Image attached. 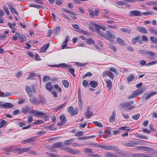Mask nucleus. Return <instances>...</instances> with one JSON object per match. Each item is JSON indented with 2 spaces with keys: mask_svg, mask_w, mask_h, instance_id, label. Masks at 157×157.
<instances>
[{
  "mask_svg": "<svg viewBox=\"0 0 157 157\" xmlns=\"http://www.w3.org/2000/svg\"><path fill=\"white\" fill-rule=\"evenodd\" d=\"M107 84V87L108 88L109 90H110L112 87V83L110 79H107L106 81Z\"/></svg>",
  "mask_w": 157,
  "mask_h": 157,
  "instance_id": "nucleus-19",
  "label": "nucleus"
},
{
  "mask_svg": "<svg viewBox=\"0 0 157 157\" xmlns=\"http://www.w3.org/2000/svg\"><path fill=\"white\" fill-rule=\"evenodd\" d=\"M89 156V157H102L101 155L99 154H94L93 155V153L90 155H88Z\"/></svg>",
  "mask_w": 157,
  "mask_h": 157,
  "instance_id": "nucleus-48",
  "label": "nucleus"
},
{
  "mask_svg": "<svg viewBox=\"0 0 157 157\" xmlns=\"http://www.w3.org/2000/svg\"><path fill=\"white\" fill-rule=\"evenodd\" d=\"M78 105L80 109H82V98H78Z\"/></svg>",
  "mask_w": 157,
  "mask_h": 157,
  "instance_id": "nucleus-35",
  "label": "nucleus"
},
{
  "mask_svg": "<svg viewBox=\"0 0 157 157\" xmlns=\"http://www.w3.org/2000/svg\"><path fill=\"white\" fill-rule=\"evenodd\" d=\"M15 35H17L18 38L21 40H25L26 39V36L25 35L22 34L20 35L19 33H16Z\"/></svg>",
  "mask_w": 157,
  "mask_h": 157,
  "instance_id": "nucleus-26",
  "label": "nucleus"
},
{
  "mask_svg": "<svg viewBox=\"0 0 157 157\" xmlns=\"http://www.w3.org/2000/svg\"><path fill=\"white\" fill-rule=\"evenodd\" d=\"M75 63L76 64V65L80 67H84L86 64V63H84L76 62Z\"/></svg>",
  "mask_w": 157,
  "mask_h": 157,
  "instance_id": "nucleus-55",
  "label": "nucleus"
},
{
  "mask_svg": "<svg viewBox=\"0 0 157 157\" xmlns=\"http://www.w3.org/2000/svg\"><path fill=\"white\" fill-rule=\"evenodd\" d=\"M99 148L103 149L105 150H116V147L111 145H100Z\"/></svg>",
  "mask_w": 157,
  "mask_h": 157,
  "instance_id": "nucleus-2",
  "label": "nucleus"
},
{
  "mask_svg": "<svg viewBox=\"0 0 157 157\" xmlns=\"http://www.w3.org/2000/svg\"><path fill=\"white\" fill-rule=\"evenodd\" d=\"M105 155L107 157H118L117 155L109 152L106 153Z\"/></svg>",
  "mask_w": 157,
  "mask_h": 157,
  "instance_id": "nucleus-30",
  "label": "nucleus"
},
{
  "mask_svg": "<svg viewBox=\"0 0 157 157\" xmlns=\"http://www.w3.org/2000/svg\"><path fill=\"white\" fill-rule=\"evenodd\" d=\"M133 103V101H127L124 103L121 104L120 105L122 107H123L124 108H127L129 107V106L132 105Z\"/></svg>",
  "mask_w": 157,
  "mask_h": 157,
  "instance_id": "nucleus-6",
  "label": "nucleus"
},
{
  "mask_svg": "<svg viewBox=\"0 0 157 157\" xmlns=\"http://www.w3.org/2000/svg\"><path fill=\"white\" fill-rule=\"evenodd\" d=\"M25 90L28 94L29 95V97H32L33 95V94L32 90L30 87L29 86H27L25 87Z\"/></svg>",
  "mask_w": 157,
  "mask_h": 157,
  "instance_id": "nucleus-12",
  "label": "nucleus"
},
{
  "mask_svg": "<svg viewBox=\"0 0 157 157\" xmlns=\"http://www.w3.org/2000/svg\"><path fill=\"white\" fill-rule=\"evenodd\" d=\"M144 90V89L142 88L140 90H137L134 91L133 92H134V94L136 97L137 95L142 94L143 93V91Z\"/></svg>",
  "mask_w": 157,
  "mask_h": 157,
  "instance_id": "nucleus-16",
  "label": "nucleus"
},
{
  "mask_svg": "<svg viewBox=\"0 0 157 157\" xmlns=\"http://www.w3.org/2000/svg\"><path fill=\"white\" fill-rule=\"evenodd\" d=\"M108 73L109 75H108L110 77L111 79H113L114 77V76L113 74L110 71H108Z\"/></svg>",
  "mask_w": 157,
  "mask_h": 157,
  "instance_id": "nucleus-61",
  "label": "nucleus"
},
{
  "mask_svg": "<svg viewBox=\"0 0 157 157\" xmlns=\"http://www.w3.org/2000/svg\"><path fill=\"white\" fill-rule=\"evenodd\" d=\"M150 39L155 44L157 43V39L155 37L153 36H151L150 37Z\"/></svg>",
  "mask_w": 157,
  "mask_h": 157,
  "instance_id": "nucleus-51",
  "label": "nucleus"
},
{
  "mask_svg": "<svg viewBox=\"0 0 157 157\" xmlns=\"http://www.w3.org/2000/svg\"><path fill=\"white\" fill-rule=\"evenodd\" d=\"M147 4L148 5H157V1H152L147 2Z\"/></svg>",
  "mask_w": 157,
  "mask_h": 157,
  "instance_id": "nucleus-59",
  "label": "nucleus"
},
{
  "mask_svg": "<svg viewBox=\"0 0 157 157\" xmlns=\"http://www.w3.org/2000/svg\"><path fill=\"white\" fill-rule=\"evenodd\" d=\"M68 71L73 77H75V75L74 73L75 71L73 68H71L68 69Z\"/></svg>",
  "mask_w": 157,
  "mask_h": 157,
  "instance_id": "nucleus-45",
  "label": "nucleus"
},
{
  "mask_svg": "<svg viewBox=\"0 0 157 157\" xmlns=\"http://www.w3.org/2000/svg\"><path fill=\"white\" fill-rule=\"evenodd\" d=\"M44 121L42 120H37L33 124H39L44 123Z\"/></svg>",
  "mask_w": 157,
  "mask_h": 157,
  "instance_id": "nucleus-53",
  "label": "nucleus"
},
{
  "mask_svg": "<svg viewBox=\"0 0 157 157\" xmlns=\"http://www.w3.org/2000/svg\"><path fill=\"white\" fill-rule=\"evenodd\" d=\"M84 151L86 153H91L92 151V149L90 148H85L84 149Z\"/></svg>",
  "mask_w": 157,
  "mask_h": 157,
  "instance_id": "nucleus-57",
  "label": "nucleus"
},
{
  "mask_svg": "<svg viewBox=\"0 0 157 157\" xmlns=\"http://www.w3.org/2000/svg\"><path fill=\"white\" fill-rule=\"evenodd\" d=\"M74 140V139H71L65 140L64 141V144L66 146H69L72 143Z\"/></svg>",
  "mask_w": 157,
  "mask_h": 157,
  "instance_id": "nucleus-31",
  "label": "nucleus"
},
{
  "mask_svg": "<svg viewBox=\"0 0 157 157\" xmlns=\"http://www.w3.org/2000/svg\"><path fill=\"white\" fill-rule=\"evenodd\" d=\"M116 41L117 43L121 45H123L125 43V41L120 37L117 38Z\"/></svg>",
  "mask_w": 157,
  "mask_h": 157,
  "instance_id": "nucleus-27",
  "label": "nucleus"
},
{
  "mask_svg": "<svg viewBox=\"0 0 157 157\" xmlns=\"http://www.w3.org/2000/svg\"><path fill=\"white\" fill-rule=\"evenodd\" d=\"M29 6L30 7H35L38 9H44V7L42 6H39L38 5L30 4H29Z\"/></svg>",
  "mask_w": 157,
  "mask_h": 157,
  "instance_id": "nucleus-25",
  "label": "nucleus"
},
{
  "mask_svg": "<svg viewBox=\"0 0 157 157\" xmlns=\"http://www.w3.org/2000/svg\"><path fill=\"white\" fill-rule=\"evenodd\" d=\"M135 29L137 31L146 34L147 33V30L144 26H138L136 27Z\"/></svg>",
  "mask_w": 157,
  "mask_h": 157,
  "instance_id": "nucleus-5",
  "label": "nucleus"
},
{
  "mask_svg": "<svg viewBox=\"0 0 157 157\" xmlns=\"http://www.w3.org/2000/svg\"><path fill=\"white\" fill-rule=\"evenodd\" d=\"M3 9L5 11L6 14L8 15H9L10 14V12L8 10V8L7 7H6L5 6H4L3 7Z\"/></svg>",
  "mask_w": 157,
  "mask_h": 157,
  "instance_id": "nucleus-63",
  "label": "nucleus"
},
{
  "mask_svg": "<svg viewBox=\"0 0 157 157\" xmlns=\"http://www.w3.org/2000/svg\"><path fill=\"white\" fill-rule=\"evenodd\" d=\"M88 11L89 12L90 15L92 17H93L94 16V14L92 10L90 9H88Z\"/></svg>",
  "mask_w": 157,
  "mask_h": 157,
  "instance_id": "nucleus-64",
  "label": "nucleus"
},
{
  "mask_svg": "<svg viewBox=\"0 0 157 157\" xmlns=\"http://www.w3.org/2000/svg\"><path fill=\"white\" fill-rule=\"evenodd\" d=\"M38 103H41L42 104H46V98L43 95H39V101Z\"/></svg>",
  "mask_w": 157,
  "mask_h": 157,
  "instance_id": "nucleus-7",
  "label": "nucleus"
},
{
  "mask_svg": "<svg viewBox=\"0 0 157 157\" xmlns=\"http://www.w3.org/2000/svg\"><path fill=\"white\" fill-rule=\"evenodd\" d=\"M154 14V12L150 11L141 13V15L147 16L148 15H153Z\"/></svg>",
  "mask_w": 157,
  "mask_h": 157,
  "instance_id": "nucleus-32",
  "label": "nucleus"
},
{
  "mask_svg": "<svg viewBox=\"0 0 157 157\" xmlns=\"http://www.w3.org/2000/svg\"><path fill=\"white\" fill-rule=\"evenodd\" d=\"M50 76H46L44 77L43 79V81L44 82H45L49 80L50 79Z\"/></svg>",
  "mask_w": 157,
  "mask_h": 157,
  "instance_id": "nucleus-58",
  "label": "nucleus"
},
{
  "mask_svg": "<svg viewBox=\"0 0 157 157\" xmlns=\"http://www.w3.org/2000/svg\"><path fill=\"white\" fill-rule=\"evenodd\" d=\"M133 144L135 145H145L146 143L143 141L141 140H134L133 142Z\"/></svg>",
  "mask_w": 157,
  "mask_h": 157,
  "instance_id": "nucleus-13",
  "label": "nucleus"
},
{
  "mask_svg": "<svg viewBox=\"0 0 157 157\" xmlns=\"http://www.w3.org/2000/svg\"><path fill=\"white\" fill-rule=\"evenodd\" d=\"M108 46L114 52H116L117 49L114 45L112 44H109Z\"/></svg>",
  "mask_w": 157,
  "mask_h": 157,
  "instance_id": "nucleus-46",
  "label": "nucleus"
},
{
  "mask_svg": "<svg viewBox=\"0 0 157 157\" xmlns=\"http://www.w3.org/2000/svg\"><path fill=\"white\" fill-rule=\"evenodd\" d=\"M30 107L27 106H25L22 109L21 111L24 114L28 112L30 110Z\"/></svg>",
  "mask_w": 157,
  "mask_h": 157,
  "instance_id": "nucleus-23",
  "label": "nucleus"
},
{
  "mask_svg": "<svg viewBox=\"0 0 157 157\" xmlns=\"http://www.w3.org/2000/svg\"><path fill=\"white\" fill-rule=\"evenodd\" d=\"M91 24L95 26L97 33L98 31H101L100 30V25H99L94 22H92Z\"/></svg>",
  "mask_w": 157,
  "mask_h": 157,
  "instance_id": "nucleus-37",
  "label": "nucleus"
},
{
  "mask_svg": "<svg viewBox=\"0 0 157 157\" xmlns=\"http://www.w3.org/2000/svg\"><path fill=\"white\" fill-rule=\"evenodd\" d=\"M157 93L156 92H151L148 93L146 95L145 94L144 95V97H145V100H146L147 99L149 98L152 95L155 94Z\"/></svg>",
  "mask_w": 157,
  "mask_h": 157,
  "instance_id": "nucleus-18",
  "label": "nucleus"
},
{
  "mask_svg": "<svg viewBox=\"0 0 157 157\" xmlns=\"http://www.w3.org/2000/svg\"><path fill=\"white\" fill-rule=\"evenodd\" d=\"M93 123L96 124V126L98 127H103V125L101 123L98 121H94Z\"/></svg>",
  "mask_w": 157,
  "mask_h": 157,
  "instance_id": "nucleus-60",
  "label": "nucleus"
},
{
  "mask_svg": "<svg viewBox=\"0 0 157 157\" xmlns=\"http://www.w3.org/2000/svg\"><path fill=\"white\" fill-rule=\"evenodd\" d=\"M116 115V112L115 111H113L112 112V114L109 118V121L110 122H112L115 118Z\"/></svg>",
  "mask_w": 157,
  "mask_h": 157,
  "instance_id": "nucleus-33",
  "label": "nucleus"
},
{
  "mask_svg": "<svg viewBox=\"0 0 157 157\" xmlns=\"http://www.w3.org/2000/svg\"><path fill=\"white\" fill-rule=\"evenodd\" d=\"M4 108H11L13 107V105L11 103L6 102L4 103Z\"/></svg>",
  "mask_w": 157,
  "mask_h": 157,
  "instance_id": "nucleus-20",
  "label": "nucleus"
},
{
  "mask_svg": "<svg viewBox=\"0 0 157 157\" xmlns=\"http://www.w3.org/2000/svg\"><path fill=\"white\" fill-rule=\"evenodd\" d=\"M12 14L15 13L17 15H18V13L16 11L15 8H13V5L10 3H9L7 4Z\"/></svg>",
  "mask_w": 157,
  "mask_h": 157,
  "instance_id": "nucleus-8",
  "label": "nucleus"
},
{
  "mask_svg": "<svg viewBox=\"0 0 157 157\" xmlns=\"http://www.w3.org/2000/svg\"><path fill=\"white\" fill-rule=\"evenodd\" d=\"M55 148H58L63 146L62 142H56L53 144Z\"/></svg>",
  "mask_w": 157,
  "mask_h": 157,
  "instance_id": "nucleus-36",
  "label": "nucleus"
},
{
  "mask_svg": "<svg viewBox=\"0 0 157 157\" xmlns=\"http://www.w3.org/2000/svg\"><path fill=\"white\" fill-rule=\"evenodd\" d=\"M49 66L52 67H63L65 68L67 67H68V66L65 63H62L60 64H59V65H49Z\"/></svg>",
  "mask_w": 157,
  "mask_h": 157,
  "instance_id": "nucleus-38",
  "label": "nucleus"
},
{
  "mask_svg": "<svg viewBox=\"0 0 157 157\" xmlns=\"http://www.w3.org/2000/svg\"><path fill=\"white\" fill-rule=\"evenodd\" d=\"M64 150L74 155H79L81 154V151L79 150L74 149L69 147H65L64 148Z\"/></svg>",
  "mask_w": 157,
  "mask_h": 157,
  "instance_id": "nucleus-1",
  "label": "nucleus"
},
{
  "mask_svg": "<svg viewBox=\"0 0 157 157\" xmlns=\"http://www.w3.org/2000/svg\"><path fill=\"white\" fill-rule=\"evenodd\" d=\"M29 113H31L33 114V115L35 116H36L37 115L39 116H42L45 114L44 113L42 112H38L34 110L31 111Z\"/></svg>",
  "mask_w": 157,
  "mask_h": 157,
  "instance_id": "nucleus-9",
  "label": "nucleus"
},
{
  "mask_svg": "<svg viewBox=\"0 0 157 157\" xmlns=\"http://www.w3.org/2000/svg\"><path fill=\"white\" fill-rule=\"evenodd\" d=\"M28 77L27 78V79H33L35 76V74L33 73H30V74L28 75Z\"/></svg>",
  "mask_w": 157,
  "mask_h": 157,
  "instance_id": "nucleus-41",
  "label": "nucleus"
},
{
  "mask_svg": "<svg viewBox=\"0 0 157 157\" xmlns=\"http://www.w3.org/2000/svg\"><path fill=\"white\" fill-rule=\"evenodd\" d=\"M66 104V103L65 102L63 104L60 105H59V106L55 108L54 110L57 111H58L60 109H62V108H63V107L64 106H65V105Z\"/></svg>",
  "mask_w": 157,
  "mask_h": 157,
  "instance_id": "nucleus-34",
  "label": "nucleus"
},
{
  "mask_svg": "<svg viewBox=\"0 0 157 157\" xmlns=\"http://www.w3.org/2000/svg\"><path fill=\"white\" fill-rule=\"evenodd\" d=\"M78 112V109L75 108L73 111L71 112V114L72 116H74Z\"/></svg>",
  "mask_w": 157,
  "mask_h": 157,
  "instance_id": "nucleus-56",
  "label": "nucleus"
},
{
  "mask_svg": "<svg viewBox=\"0 0 157 157\" xmlns=\"http://www.w3.org/2000/svg\"><path fill=\"white\" fill-rule=\"evenodd\" d=\"M140 116V113H137L135 114L132 116V118L133 119L135 120H137L139 118Z\"/></svg>",
  "mask_w": 157,
  "mask_h": 157,
  "instance_id": "nucleus-50",
  "label": "nucleus"
},
{
  "mask_svg": "<svg viewBox=\"0 0 157 157\" xmlns=\"http://www.w3.org/2000/svg\"><path fill=\"white\" fill-rule=\"evenodd\" d=\"M124 146H127L128 147H133L134 146L133 144V143H125L124 144Z\"/></svg>",
  "mask_w": 157,
  "mask_h": 157,
  "instance_id": "nucleus-52",
  "label": "nucleus"
},
{
  "mask_svg": "<svg viewBox=\"0 0 157 157\" xmlns=\"http://www.w3.org/2000/svg\"><path fill=\"white\" fill-rule=\"evenodd\" d=\"M107 35L108 36L112 39H115L116 38V33L113 31H108L106 32Z\"/></svg>",
  "mask_w": 157,
  "mask_h": 157,
  "instance_id": "nucleus-10",
  "label": "nucleus"
},
{
  "mask_svg": "<svg viewBox=\"0 0 157 157\" xmlns=\"http://www.w3.org/2000/svg\"><path fill=\"white\" fill-rule=\"evenodd\" d=\"M86 42L89 44H95V41L91 38L87 39Z\"/></svg>",
  "mask_w": 157,
  "mask_h": 157,
  "instance_id": "nucleus-43",
  "label": "nucleus"
},
{
  "mask_svg": "<svg viewBox=\"0 0 157 157\" xmlns=\"http://www.w3.org/2000/svg\"><path fill=\"white\" fill-rule=\"evenodd\" d=\"M139 38V36H137L133 38L132 40V43L133 44H135Z\"/></svg>",
  "mask_w": 157,
  "mask_h": 157,
  "instance_id": "nucleus-28",
  "label": "nucleus"
},
{
  "mask_svg": "<svg viewBox=\"0 0 157 157\" xmlns=\"http://www.w3.org/2000/svg\"><path fill=\"white\" fill-rule=\"evenodd\" d=\"M84 135V132L81 131H79L76 132L75 134V136H83Z\"/></svg>",
  "mask_w": 157,
  "mask_h": 157,
  "instance_id": "nucleus-44",
  "label": "nucleus"
},
{
  "mask_svg": "<svg viewBox=\"0 0 157 157\" xmlns=\"http://www.w3.org/2000/svg\"><path fill=\"white\" fill-rule=\"evenodd\" d=\"M138 148L139 149L145 151H151L153 150V149L152 148L147 147L139 146Z\"/></svg>",
  "mask_w": 157,
  "mask_h": 157,
  "instance_id": "nucleus-22",
  "label": "nucleus"
},
{
  "mask_svg": "<svg viewBox=\"0 0 157 157\" xmlns=\"http://www.w3.org/2000/svg\"><path fill=\"white\" fill-rule=\"evenodd\" d=\"M86 110L87 111L86 112V119H88L90 118V117L93 116V114L92 112L90 111L89 108L87 109Z\"/></svg>",
  "mask_w": 157,
  "mask_h": 157,
  "instance_id": "nucleus-15",
  "label": "nucleus"
},
{
  "mask_svg": "<svg viewBox=\"0 0 157 157\" xmlns=\"http://www.w3.org/2000/svg\"><path fill=\"white\" fill-rule=\"evenodd\" d=\"M29 100L30 102L33 105H38L39 104L37 99L35 97H34L29 99Z\"/></svg>",
  "mask_w": 157,
  "mask_h": 157,
  "instance_id": "nucleus-14",
  "label": "nucleus"
},
{
  "mask_svg": "<svg viewBox=\"0 0 157 157\" xmlns=\"http://www.w3.org/2000/svg\"><path fill=\"white\" fill-rule=\"evenodd\" d=\"M70 16L73 19H77L76 15L72 12H70Z\"/></svg>",
  "mask_w": 157,
  "mask_h": 157,
  "instance_id": "nucleus-49",
  "label": "nucleus"
},
{
  "mask_svg": "<svg viewBox=\"0 0 157 157\" xmlns=\"http://www.w3.org/2000/svg\"><path fill=\"white\" fill-rule=\"evenodd\" d=\"M97 33L102 38H104L107 40H109L111 41H112L113 40H112L110 38H109L106 35L104 34L103 33V32L101 31H98Z\"/></svg>",
  "mask_w": 157,
  "mask_h": 157,
  "instance_id": "nucleus-11",
  "label": "nucleus"
},
{
  "mask_svg": "<svg viewBox=\"0 0 157 157\" xmlns=\"http://www.w3.org/2000/svg\"><path fill=\"white\" fill-rule=\"evenodd\" d=\"M139 52L141 54L144 55H148L151 56H155V55H157L156 53L148 51H145L143 50H139Z\"/></svg>",
  "mask_w": 157,
  "mask_h": 157,
  "instance_id": "nucleus-4",
  "label": "nucleus"
},
{
  "mask_svg": "<svg viewBox=\"0 0 157 157\" xmlns=\"http://www.w3.org/2000/svg\"><path fill=\"white\" fill-rule=\"evenodd\" d=\"M89 85L91 87L95 88L98 86V83L97 82L92 80L89 82Z\"/></svg>",
  "mask_w": 157,
  "mask_h": 157,
  "instance_id": "nucleus-21",
  "label": "nucleus"
},
{
  "mask_svg": "<svg viewBox=\"0 0 157 157\" xmlns=\"http://www.w3.org/2000/svg\"><path fill=\"white\" fill-rule=\"evenodd\" d=\"M49 44L48 43L44 45L41 48V51L42 52H44L46 50H47V48H48L49 46Z\"/></svg>",
  "mask_w": 157,
  "mask_h": 157,
  "instance_id": "nucleus-29",
  "label": "nucleus"
},
{
  "mask_svg": "<svg viewBox=\"0 0 157 157\" xmlns=\"http://www.w3.org/2000/svg\"><path fill=\"white\" fill-rule=\"evenodd\" d=\"M82 84L85 87H86L88 86V82L87 80H84L83 81Z\"/></svg>",
  "mask_w": 157,
  "mask_h": 157,
  "instance_id": "nucleus-54",
  "label": "nucleus"
},
{
  "mask_svg": "<svg viewBox=\"0 0 157 157\" xmlns=\"http://www.w3.org/2000/svg\"><path fill=\"white\" fill-rule=\"evenodd\" d=\"M62 83L65 87H68L69 86V84L68 82L66 80L62 81Z\"/></svg>",
  "mask_w": 157,
  "mask_h": 157,
  "instance_id": "nucleus-47",
  "label": "nucleus"
},
{
  "mask_svg": "<svg viewBox=\"0 0 157 157\" xmlns=\"http://www.w3.org/2000/svg\"><path fill=\"white\" fill-rule=\"evenodd\" d=\"M135 79L134 76L133 75L131 74L128 77L127 80L128 82H130Z\"/></svg>",
  "mask_w": 157,
  "mask_h": 157,
  "instance_id": "nucleus-24",
  "label": "nucleus"
},
{
  "mask_svg": "<svg viewBox=\"0 0 157 157\" xmlns=\"http://www.w3.org/2000/svg\"><path fill=\"white\" fill-rule=\"evenodd\" d=\"M129 15L130 16H141V13L138 10H133L130 11Z\"/></svg>",
  "mask_w": 157,
  "mask_h": 157,
  "instance_id": "nucleus-3",
  "label": "nucleus"
},
{
  "mask_svg": "<svg viewBox=\"0 0 157 157\" xmlns=\"http://www.w3.org/2000/svg\"><path fill=\"white\" fill-rule=\"evenodd\" d=\"M59 119L61 122L64 123L67 121V118L63 115H61L60 116Z\"/></svg>",
  "mask_w": 157,
  "mask_h": 157,
  "instance_id": "nucleus-39",
  "label": "nucleus"
},
{
  "mask_svg": "<svg viewBox=\"0 0 157 157\" xmlns=\"http://www.w3.org/2000/svg\"><path fill=\"white\" fill-rule=\"evenodd\" d=\"M120 29L121 31L126 33H128L130 34L131 33V29H128L124 28H121Z\"/></svg>",
  "mask_w": 157,
  "mask_h": 157,
  "instance_id": "nucleus-40",
  "label": "nucleus"
},
{
  "mask_svg": "<svg viewBox=\"0 0 157 157\" xmlns=\"http://www.w3.org/2000/svg\"><path fill=\"white\" fill-rule=\"evenodd\" d=\"M11 94L10 93H4L2 94L1 96L3 97H6L11 95Z\"/></svg>",
  "mask_w": 157,
  "mask_h": 157,
  "instance_id": "nucleus-62",
  "label": "nucleus"
},
{
  "mask_svg": "<svg viewBox=\"0 0 157 157\" xmlns=\"http://www.w3.org/2000/svg\"><path fill=\"white\" fill-rule=\"evenodd\" d=\"M52 84L51 82H47L45 84V88L49 91H51L52 90Z\"/></svg>",
  "mask_w": 157,
  "mask_h": 157,
  "instance_id": "nucleus-17",
  "label": "nucleus"
},
{
  "mask_svg": "<svg viewBox=\"0 0 157 157\" xmlns=\"http://www.w3.org/2000/svg\"><path fill=\"white\" fill-rule=\"evenodd\" d=\"M149 31L151 33L157 35V31L155 30L153 28L150 27L148 29Z\"/></svg>",
  "mask_w": 157,
  "mask_h": 157,
  "instance_id": "nucleus-42",
  "label": "nucleus"
}]
</instances>
